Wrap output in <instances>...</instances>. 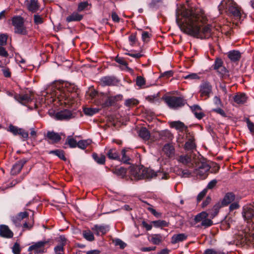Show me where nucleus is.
<instances>
[{
  "label": "nucleus",
  "mask_w": 254,
  "mask_h": 254,
  "mask_svg": "<svg viewBox=\"0 0 254 254\" xmlns=\"http://www.w3.org/2000/svg\"><path fill=\"white\" fill-rule=\"evenodd\" d=\"M182 15L184 18L183 21L181 22L177 17L176 22L183 32L201 39L210 37L211 33V26L209 24L202 26L199 24V17L193 10L185 9Z\"/></svg>",
  "instance_id": "1"
},
{
  "label": "nucleus",
  "mask_w": 254,
  "mask_h": 254,
  "mask_svg": "<svg viewBox=\"0 0 254 254\" xmlns=\"http://www.w3.org/2000/svg\"><path fill=\"white\" fill-rule=\"evenodd\" d=\"M55 93L60 102L64 101V104H69L78 96L79 91L74 84L66 82L57 85Z\"/></svg>",
  "instance_id": "2"
},
{
  "label": "nucleus",
  "mask_w": 254,
  "mask_h": 254,
  "mask_svg": "<svg viewBox=\"0 0 254 254\" xmlns=\"http://www.w3.org/2000/svg\"><path fill=\"white\" fill-rule=\"evenodd\" d=\"M129 172L131 176L137 180L147 179L150 180L160 175H162V179H167L168 175L166 173H163L160 171L155 172L153 170L137 166H130L129 168Z\"/></svg>",
  "instance_id": "3"
},
{
  "label": "nucleus",
  "mask_w": 254,
  "mask_h": 254,
  "mask_svg": "<svg viewBox=\"0 0 254 254\" xmlns=\"http://www.w3.org/2000/svg\"><path fill=\"white\" fill-rule=\"evenodd\" d=\"M219 10L224 9L226 12L236 18H241V7L234 0H223L218 6Z\"/></svg>",
  "instance_id": "4"
},
{
  "label": "nucleus",
  "mask_w": 254,
  "mask_h": 254,
  "mask_svg": "<svg viewBox=\"0 0 254 254\" xmlns=\"http://www.w3.org/2000/svg\"><path fill=\"white\" fill-rule=\"evenodd\" d=\"M162 100L168 107L173 110H178L187 104V100L183 97L171 95H164Z\"/></svg>",
  "instance_id": "5"
},
{
  "label": "nucleus",
  "mask_w": 254,
  "mask_h": 254,
  "mask_svg": "<svg viewBox=\"0 0 254 254\" xmlns=\"http://www.w3.org/2000/svg\"><path fill=\"white\" fill-rule=\"evenodd\" d=\"M12 25L14 27V33L22 35H26L28 31L24 26V19L21 16H14L11 19Z\"/></svg>",
  "instance_id": "6"
},
{
  "label": "nucleus",
  "mask_w": 254,
  "mask_h": 254,
  "mask_svg": "<svg viewBox=\"0 0 254 254\" xmlns=\"http://www.w3.org/2000/svg\"><path fill=\"white\" fill-rule=\"evenodd\" d=\"M52 242V240L48 239V240L44 239L42 241L33 243L28 249V252H34V254H43L46 252V249L45 247L46 245H50V243Z\"/></svg>",
  "instance_id": "7"
},
{
  "label": "nucleus",
  "mask_w": 254,
  "mask_h": 254,
  "mask_svg": "<svg viewBox=\"0 0 254 254\" xmlns=\"http://www.w3.org/2000/svg\"><path fill=\"white\" fill-rule=\"evenodd\" d=\"M193 168L194 170V173L203 179L207 177L210 167L205 161H197Z\"/></svg>",
  "instance_id": "8"
},
{
  "label": "nucleus",
  "mask_w": 254,
  "mask_h": 254,
  "mask_svg": "<svg viewBox=\"0 0 254 254\" xmlns=\"http://www.w3.org/2000/svg\"><path fill=\"white\" fill-rule=\"evenodd\" d=\"M199 93L201 97H205V99H208L211 93H212V86L208 81H202L199 85Z\"/></svg>",
  "instance_id": "9"
},
{
  "label": "nucleus",
  "mask_w": 254,
  "mask_h": 254,
  "mask_svg": "<svg viewBox=\"0 0 254 254\" xmlns=\"http://www.w3.org/2000/svg\"><path fill=\"white\" fill-rule=\"evenodd\" d=\"M6 130L13 135L20 136L22 141H26L28 138V132L22 128H19L10 124Z\"/></svg>",
  "instance_id": "10"
},
{
  "label": "nucleus",
  "mask_w": 254,
  "mask_h": 254,
  "mask_svg": "<svg viewBox=\"0 0 254 254\" xmlns=\"http://www.w3.org/2000/svg\"><path fill=\"white\" fill-rule=\"evenodd\" d=\"M120 80L114 75H108L102 77L100 79V85L102 86H116Z\"/></svg>",
  "instance_id": "11"
},
{
  "label": "nucleus",
  "mask_w": 254,
  "mask_h": 254,
  "mask_svg": "<svg viewBox=\"0 0 254 254\" xmlns=\"http://www.w3.org/2000/svg\"><path fill=\"white\" fill-rule=\"evenodd\" d=\"M73 117L74 116H73L71 112L67 109H64L58 112L55 115V118L56 120L61 121H68Z\"/></svg>",
  "instance_id": "12"
},
{
  "label": "nucleus",
  "mask_w": 254,
  "mask_h": 254,
  "mask_svg": "<svg viewBox=\"0 0 254 254\" xmlns=\"http://www.w3.org/2000/svg\"><path fill=\"white\" fill-rule=\"evenodd\" d=\"M178 161L189 168H193L195 163L197 161L194 160L189 154L180 155Z\"/></svg>",
  "instance_id": "13"
},
{
  "label": "nucleus",
  "mask_w": 254,
  "mask_h": 254,
  "mask_svg": "<svg viewBox=\"0 0 254 254\" xmlns=\"http://www.w3.org/2000/svg\"><path fill=\"white\" fill-rule=\"evenodd\" d=\"M29 159L26 158H23L22 159L16 162L12 166L10 174L11 175H16L21 171L24 165L28 161Z\"/></svg>",
  "instance_id": "14"
},
{
  "label": "nucleus",
  "mask_w": 254,
  "mask_h": 254,
  "mask_svg": "<svg viewBox=\"0 0 254 254\" xmlns=\"http://www.w3.org/2000/svg\"><path fill=\"white\" fill-rule=\"evenodd\" d=\"M29 213L27 211L20 212L16 215L12 216L11 220L16 227H20L21 226V221L26 218H28Z\"/></svg>",
  "instance_id": "15"
},
{
  "label": "nucleus",
  "mask_w": 254,
  "mask_h": 254,
  "mask_svg": "<svg viewBox=\"0 0 254 254\" xmlns=\"http://www.w3.org/2000/svg\"><path fill=\"white\" fill-rule=\"evenodd\" d=\"M25 4L28 10L32 13L37 12L40 7L38 0H26Z\"/></svg>",
  "instance_id": "16"
},
{
  "label": "nucleus",
  "mask_w": 254,
  "mask_h": 254,
  "mask_svg": "<svg viewBox=\"0 0 254 254\" xmlns=\"http://www.w3.org/2000/svg\"><path fill=\"white\" fill-rule=\"evenodd\" d=\"M92 230L97 236H99L100 234L102 235L106 234L109 231V227L107 225H95L92 228Z\"/></svg>",
  "instance_id": "17"
},
{
  "label": "nucleus",
  "mask_w": 254,
  "mask_h": 254,
  "mask_svg": "<svg viewBox=\"0 0 254 254\" xmlns=\"http://www.w3.org/2000/svg\"><path fill=\"white\" fill-rule=\"evenodd\" d=\"M187 136H189L190 138L188 139L187 141L186 142L184 145V149L186 150H193L195 149L196 146L194 143V136L189 132L187 134Z\"/></svg>",
  "instance_id": "18"
},
{
  "label": "nucleus",
  "mask_w": 254,
  "mask_h": 254,
  "mask_svg": "<svg viewBox=\"0 0 254 254\" xmlns=\"http://www.w3.org/2000/svg\"><path fill=\"white\" fill-rule=\"evenodd\" d=\"M170 126L172 128H175L177 130H179L181 131L184 130L187 134L189 132L188 127L185 126L184 123L180 121L170 122Z\"/></svg>",
  "instance_id": "19"
},
{
  "label": "nucleus",
  "mask_w": 254,
  "mask_h": 254,
  "mask_svg": "<svg viewBox=\"0 0 254 254\" xmlns=\"http://www.w3.org/2000/svg\"><path fill=\"white\" fill-rule=\"evenodd\" d=\"M162 151L168 158H171L175 155V147L171 143H166L164 145Z\"/></svg>",
  "instance_id": "20"
},
{
  "label": "nucleus",
  "mask_w": 254,
  "mask_h": 254,
  "mask_svg": "<svg viewBox=\"0 0 254 254\" xmlns=\"http://www.w3.org/2000/svg\"><path fill=\"white\" fill-rule=\"evenodd\" d=\"M0 236L5 238H11L13 236V233L7 226L5 225H0Z\"/></svg>",
  "instance_id": "21"
},
{
  "label": "nucleus",
  "mask_w": 254,
  "mask_h": 254,
  "mask_svg": "<svg viewBox=\"0 0 254 254\" xmlns=\"http://www.w3.org/2000/svg\"><path fill=\"white\" fill-rule=\"evenodd\" d=\"M46 137L52 141L53 143H59L62 137L61 135L57 132L54 131H48L46 135Z\"/></svg>",
  "instance_id": "22"
},
{
  "label": "nucleus",
  "mask_w": 254,
  "mask_h": 254,
  "mask_svg": "<svg viewBox=\"0 0 254 254\" xmlns=\"http://www.w3.org/2000/svg\"><path fill=\"white\" fill-rule=\"evenodd\" d=\"M248 97L244 93H237L233 97L234 101L238 104H244L247 100Z\"/></svg>",
  "instance_id": "23"
},
{
  "label": "nucleus",
  "mask_w": 254,
  "mask_h": 254,
  "mask_svg": "<svg viewBox=\"0 0 254 254\" xmlns=\"http://www.w3.org/2000/svg\"><path fill=\"white\" fill-rule=\"evenodd\" d=\"M227 56L232 62H237L241 58V53L239 51L234 50L229 51Z\"/></svg>",
  "instance_id": "24"
},
{
  "label": "nucleus",
  "mask_w": 254,
  "mask_h": 254,
  "mask_svg": "<svg viewBox=\"0 0 254 254\" xmlns=\"http://www.w3.org/2000/svg\"><path fill=\"white\" fill-rule=\"evenodd\" d=\"M235 199V195L233 192H229L226 193L224 198L221 201L222 205L225 206L230 204Z\"/></svg>",
  "instance_id": "25"
},
{
  "label": "nucleus",
  "mask_w": 254,
  "mask_h": 254,
  "mask_svg": "<svg viewBox=\"0 0 254 254\" xmlns=\"http://www.w3.org/2000/svg\"><path fill=\"white\" fill-rule=\"evenodd\" d=\"M190 109L197 119L200 120L204 117L205 115L203 112H201L202 109L199 105H194L190 107Z\"/></svg>",
  "instance_id": "26"
},
{
  "label": "nucleus",
  "mask_w": 254,
  "mask_h": 254,
  "mask_svg": "<svg viewBox=\"0 0 254 254\" xmlns=\"http://www.w3.org/2000/svg\"><path fill=\"white\" fill-rule=\"evenodd\" d=\"M148 241L154 245H159L163 239V236L160 234H151L148 237Z\"/></svg>",
  "instance_id": "27"
},
{
  "label": "nucleus",
  "mask_w": 254,
  "mask_h": 254,
  "mask_svg": "<svg viewBox=\"0 0 254 254\" xmlns=\"http://www.w3.org/2000/svg\"><path fill=\"white\" fill-rule=\"evenodd\" d=\"M106 155L110 159L120 160V154L116 148H111L108 150Z\"/></svg>",
  "instance_id": "28"
},
{
  "label": "nucleus",
  "mask_w": 254,
  "mask_h": 254,
  "mask_svg": "<svg viewBox=\"0 0 254 254\" xmlns=\"http://www.w3.org/2000/svg\"><path fill=\"white\" fill-rule=\"evenodd\" d=\"M83 18V15L73 12L66 18V21L71 22L72 21H80Z\"/></svg>",
  "instance_id": "29"
},
{
  "label": "nucleus",
  "mask_w": 254,
  "mask_h": 254,
  "mask_svg": "<svg viewBox=\"0 0 254 254\" xmlns=\"http://www.w3.org/2000/svg\"><path fill=\"white\" fill-rule=\"evenodd\" d=\"M112 172L117 176L124 178L126 176L127 169L123 167H115L112 169Z\"/></svg>",
  "instance_id": "30"
},
{
  "label": "nucleus",
  "mask_w": 254,
  "mask_h": 254,
  "mask_svg": "<svg viewBox=\"0 0 254 254\" xmlns=\"http://www.w3.org/2000/svg\"><path fill=\"white\" fill-rule=\"evenodd\" d=\"M188 235L184 233L174 235L171 239L172 244H176L180 242H183L187 240Z\"/></svg>",
  "instance_id": "31"
},
{
  "label": "nucleus",
  "mask_w": 254,
  "mask_h": 254,
  "mask_svg": "<svg viewBox=\"0 0 254 254\" xmlns=\"http://www.w3.org/2000/svg\"><path fill=\"white\" fill-rule=\"evenodd\" d=\"M223 206L221 202L215 204L212 207V210L208 212L209 213L210 218L213 219L218 213L220 208Z\"/></svg>",
  "instance_id": "32"
},
{
  "label": "nucleus",
  "mask_w": 254,
  "mask_h": 254,
  "mask_svg": "<svg viewBox=\"0 0 254 254\" xmlns=\"http://www.w3.org/2000/svg\"><path fill=\"white\" fill-rule=\"evenodd\" d=\"M14 98L18 102L22 103L23 102H29L31 101V97L27 94L21 95L20 94H14Z\"/></svg>",
  "instance_id": "33"
},
{
  "label": "nucleus",
  "mask_w": 254,
  "mask_h": 254,
  "mask_svg": "<svg viewBox=\"0 0 254 254\" xmlns=\"http://www.w3.org/2000/svg\"><path fill=\"white\" fill-rule=\"evenodd\" d=\"M138 135L145 140H148L150 137V133L146 127H141L138 131Z\"/></svg>",
  "instance_id": "34"
},
{
  "label": "nucleus",
  "mask_w": 254,
  "mask_h": 254,
  "mask_svg": "<svg viewBox=\"0 0 254 254\" xmlns=\"http://www.w3.org/2000/svg\"><path fill=\"white\" fill-rule=\"evenodd\" d=\"M159 136L162 140L165 141H170L173 138V134L168 130L162 131L159 133Z\"/></svg>",
  "instance_id": "35"
},
{
  "label": "nucleus",
  "mask_w": 254,
  "mask_h": 254,
  "mask_svg": "<svg viewBox=\"0 0 254 254\" xmlns=\"http://www.w3.org/2000/svg\"><path fill=\"white\" fill-rule=\"evenodd\" d=\"M92 156L94 161L98 164L104 165L105 164L106 160L105 155L103 154L98 155L97 153L94 152Z\"/></svg>",
  "instance_id": "36"
},
{
  "label": "nucleus",
  "mask_w": 254,
  "mask_h": 254,
  "mask_svg": "<svg viewBox=\"0 0 254 254\" xmlns=\"http://www.w3.org/2000/svg\"><path fill=\"white\" fill-rule=\"evenodd\" d=\"M206 217H210L209 213L206 211H202L194 217V220L195 223L201 222Z\"/></svg>",
  "instance_id": "37"
},
{
  "label": "nucleus",
  "mask_w": 254,
  "mask_h": 254,
  "mask_svg": "<svg viewBox=\"0 0 254 254\" xmlns=\"http://www.w3.org/2000/svg\"><path fill=\"white\" fill-rule=\"evenodd\" d=\"M50 154H54L58 156L60 159L62 160L66 161V158L64 156V152L63 150L56 149L54 150H51L49 152Z\"/></svg>",
  "instance_id": "38"
},
{
  "label": "nucleus",
  "mask_w": 254,
  "mask_h": 254,
  "mask_svg": "<svg viewBox=\"0 0 254 254\" xmlns=\"http://www.w3.org/2000/svg\"><path fill=\"white\" fill-rule=\"evenodd\" d=\"M223 61L220 58H216L215 59L214 64L211 66V68L216 70L223 65Z\"/></svg>",
  "instance_id": "39"
},
{
  "label": "nucleus",
  "mask_w": 254,
  "mask_h": 254,
  "mask_svg": "<svg viewBox=\"0 0 254 254\" xmlns=\"http://www.w3.org/2000/svg\"><path fill=\"white\" fill-rule=\"evenodd\" d=\"M91 7V4L89 3L87 1L80 2L78 4L77 10L78 12H81L85 10H88V6Z\"/></svg>",
  "instance_id": "40"
},
{
  "label": "nucleus",
  "mask_w": 254,
  "mask_h": 254,
  "mask_svg": "<svg viewBox=\"0 0 254 254\" xmlns=\"http://www.w3.org/2000/svg\"><path fill=\"white\" fill-rule=\"evenodd\" d=\"M217 74L221 78H223L226 75H229V70L226 68L224 65L222 66L219 69L215 70Z\"/></svg>",
  "instance_id": "41"
},
{
  "label": "nucleus",
  "mask_w": 254,
  "mask_h": 254,
  "mask_svg": "<svg viewBox=\"0 0 254 254\" xmlns=\"http://www.w3.org/2000/svg\"><path fill=\"white\" fill-rule=\"evenodd\" d=\"M65 144H68L70 148H75L76 147H77V142L74 138L72 137L71 136H67L66 139V142Z\"/></svg>",
  "instance_id": "42"
},
{
  "label": "nucleus",
  "mask_w": 254,
  "mask_h": 254,
  "mask_svg": "<svg viewBox=\"0 0 254 254\" xmlns=\"http://www.w3.org/2000/svg\"><path fill=\"white\" fill-rule=\"evenodd\" d=\"M113 243L116 246H119L122 250L124 249L127 246V244L119 238H116L113 240Z\"/></svg>",
  "instance_id": "43"
},
{
  "label": "nucleus",
  "mask_w": 254,
  "mask_h": 254,
  "mask_svg": "<svg viewBox=\"0 0 254 254\" xmlns=\"http://www.w3.org/2000/svg\"><path fill=\"white\" fill-rule=\"evenodd\" d=\"M84 113L88 116H93L99 112V109L97 108H84L83 109Z\"/></svg>",
  "instance_id": "44"
},
{
  "label": "nucleus",
  "mask_w": 254,
  "mask_h": 254,
  "mask_svg": "<svg viewBox=\"0 0 254 254\" xmlns=\"http://www.w3.org/2000/svg\"><path fill=\"white\" fill-rule=\"evenodd\" d=\"M83 237L88 241H93L94 240L93 234L90 230H85L83 232Z\"/></svg>",
  "instance_id": "45"
},
{
  "label": "nucleus",
  "mask_w": 254,
  "mask_h": 254,
  "mask_svg": "<svg viewBox=\"0 0 254 254\" xmlns=\"http://www.w3.org/2000/svg\"><path fill=\"white\" fill-rule=\"evenodd\" d=\"M210 217H206L201 222L200 226L207 228L211 226L213 224V222Z\"/></svg>",
  "instance_id": "46"
},
{
  "label": "nucleus",
  "mask_w": 254,
  "mask_h": 254,
  "mask_svg": "<svg viewBox=\"0 0 254 254\" xmlns=\"http://www.w3.org/2000/svg\"><path fill=\"white\" fill-rule=\"evenodd\" d=\"M152 223L153 224L154 227H167L168 226V223L164 220H156L152 221Z\"/></svg>",
  "instance_id": "47"
},
{
  "label": "nucleus",
  "mask_w": 254,
  "mask_h": 254,
  "mask_svg": "<svg viewBox=\"0 0 254 254\" xmlns=\"http://www.w3.org/2000/svg\"><path fill=\"white\" fill-rule=\"evenodd\" d=\"M121 153L122 155V159L120 158V160L119 161H122L125 164H129V161L130 160V158L129 157L126 155V150L125 148L122 149Z\"/></svg>",
  "instance_id": "48"
},
{
  "label": "nucleus",
  "mask_w": 254,
  "mask_h": 254,
  "mask_svg": "<svg viewBox=\"0 0 254 254\" xmlns=\"http://www.w3.org/2000/svg\"><path fill=\"white\" fill-rule=\"evenodd\" d=\"M114 105L113 101L112 100L110 96H108L104 102L101 103L102 108H107Z\"/></svg>",
  "instance_id": "49"
},
{
  "label": "nucleus",
  "mask_w": 254,
  "mask_h": 254,
  "mask_svg": "<svg viewBox=\"0 0 254 254\" xmlns=\"http://www.w3.org/2000/svg\"><path fill=\"white\" fill-rule=\"evenodd\" d=\"M138 104L137 100L135 99H128L126 100L125 105L127 107L137 105Z\"/></svg>",
  "instance_id": "50"
},
{
  "label": "nucleus",
  "mask_w": 254,
  "mask_h": 254,
  "mask_svg": "<svg viewBox=\"0 0 254 254\" xmlns=\"http://www.w3.org/2000/svg\"><path fill=\"white\" fill-rule=\"evenodd\" d=\"M8 35L6 34H0V46H5L7 44Z\"/></svg>",
  "instance_id": "51"
},
{
  "label": "nucleus",
  "mask_w": 254,
  "mask_h": 254,
  "mask_svg": "<svg viewBox=\"0 0 254 254\" xmlns=\"http://www.w3.org/2000/svg\"><path fill=\"white\" fill-rule=\"evenodd\" d=\"M88 144L87 140H81L77 142V147L82 149H85Z\"/></svg>",
  "instance_id": "52"
},
{
  "label": "nucleus",
  "mask_w": 254,
  "mask_h": 254,
  "mask_svg": "<svg viewBox=\"0 0 254 254\" xmlns=\"http://www.w3.org/2000/svg\"><path fill=\"white\" fill-rule=\"evenodd\" d=\"M115 61L118 64L127 67L128 64L126 61H125L123 58L119 57L118 56H117L115 58Z\"/></svg>",
  "instance_id": "53"
},
{
  "label": "nucleus",
  "mask_w": 254,
  "mask_h": 254,
  "mask_svg": "<svg viewBox=\"0 0 254 254\" xmlns=\"http://www.w3.org/2000/svg\"><path fill=\"white\" fill-rule=\"evenodd\" d=\"M150 206L147 208V209L150 211L154 216L157 218H159L161 216V214L159 212H158L156 211L155 209H154L152 205L148 204Z\"/></svg>",
  "instance_id": "54"
},
{
  "label": "nucleus",
  "mask_w": 254,
  "mask_h": 254,
  "mask_svg": "<svg viewBox=\"0 0 254 254\" xmlns=\"http://www.w3.org/2000/svg\"><path fill=\"white\" fill-rule=\"evenodd\" d=\"M145 84V79L141 76H138L136 79V84L138 86H142Z\"/></svg>",
  "instance_id": "55"
},
{
  "label": "nucleus",
  "mask_w": 254,
  "mask_h": 254,
  "mask_svg": "<svg viewBox=\"0 0 254 254\" xmlns=\"http://www.w3.org/2000/svg\"><path fill=\"white\" fill-rule=\"evenodd\" d=\"M12 252L14 254H19L21 251V248L19 244L17 242L14 243L12 247Z\"/></svg>",
  "instance_id": "56"
},
{
  "label": "nucleus",
  "mask_w": 254,
  "mask_h": 254,
  "mask_svg": "<svg viewBox=\"0 0 254 254\" xmlns=\"http://www.w3.org/2000/svg\"><path fill=\"white\" fill-rule=\"evenodd\" d=\"M160 1L161 0H152L151 2L149 3V7L152 9H158L159 7V5L158 4Z\"/></svg>",
  "instance_id": "57"
},
{
  "label": "nucleus",
  "mask_w": 254,
  "mask_h": 254,
  "mask_svg": "<svg viewBox=\"0 0 254 254\" xmlns=\"http://www.w3.org/2000/svg\"><path fill=\"white\" fill-rule=\"evenodd\" d=\"M248 127L251 133H254V124L251 121L249 118L246 119Z\"/></svg>",
  "instance_id": "58"
},
{
  "label": "nucleus",
  "mask_w": 254,
  "mask_h": 254,
  "mask_svg": "<svg viewBox=\"0 0 254 254\" xmlns=\"http://www.w3.org/2000/svg\"><path fill=\"white\" fill-rule=\"evenodd\" d=\"M151 34H150L147 31H142L141 38L144 43L148 42L147 39H150Z\"/></svg>",
  "instance_id": "59"
},
{
  "label": "nucleus",
  "mask_w": 254,
  "mask_h": 254,
  "mask_svg": "<svg viewBox=\"0 0 254 254\" xmlns=\"http://www.w3.org/2000/svg\"><path fill=\"white\" fill-rule=\"evenodd\" d=\"M34 22L35 24L39 25L43 23V20L40 15L35 14L34 15Z\"/></svg>",
  "instance_id": "60"
},
{
  "label": "nucleus",
  "mask_w": 254,
  "mask_h": 254,
  "mask_svg": "<svg viewBox=\"0 0 254 254\" xmlns=\"http://www.w3.org/2000/svg\"><path fill=\"white\" fill-rule=\"evenodd\" d=\"M217 183V181L216 179H213L211 180L207 185L206 188L205 189H206V190L208 189H213L216 185Z\"/></svg>",
  "instance_id": "61"
},
{
  "label": "nucleus",
  "mask_w": 254,
  "mask_h": 254,
  "mask_svg": "<svg viewBox=\"0 0 254 254\" xmlns=\"http://www.w3.org/2000/svg\"><path fill=\"white\" fill-rule=\"evenodd\" d=\"M174 71L173 70L166 71L163 73H162L160 75V77H165L166 79L173 76Z\"/></svg>",
  "instance_id": "62"
},
{
  "label": "nucleus",
  "mask_w": 254,
  "mask_h": 254,
  "mask_svg": "<svg viewBox=\"0 0 254 254\" xmlns=\"http://www.w3.org/2000/svg\"><path fill=\"white\" fill-rule=\"evenodd\" d=\"M3 46H0V56L3 58H7L8 56V53Z\"/></svg>",
  "instance_id": "63"
},
{
  "label": "nucleus",
  "mask_w": 254,
  "mask_h": 254,
  "mask_svg": "<svg viewBox=\"0 0 254 254\" xmlns=\"http://www.w3.org/2000/svg\"><path fill=\"white\" fill-rule=\"evenodd\" d=\"M203 254H222L220 251H216L213 249H207L205 250Z\"/></svg>",
  "instance_id": "64"
}]
</instances>
